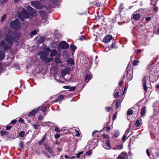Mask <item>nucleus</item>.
Returning <instances> with one entry per match:
<instances>
[{"label": "nucleus", "instance_id": "26", "mask_svg": "<svg viewBox=\"0 0 159 159\" xmlns=\"http://www.w3.org/2000/svg\"><path fill=\"white\" fill-rule=\"evenodd\" d=\"M67 71L66 70H63L61 71V75L62 76H64L67 73Z\"/></svg>", "mask_w": 159, "mask_h": 159}, {"label": "nucleus", "instance_id": "18", "mask_svg": "<svg viewBox=\"0 0 159 159\" xmlns=\"http://www.w3.org/2000/svg\"><path fill=\"white\" fill-rule=\"evenodd\" d=\"M57 53V51L56 49H53L51 51L50 54V56L51 57H53L56 55Z\"/></svg>", "mask_w": 159, "mask_h": 159}, {"label": "nucleus", "instance_id": "37", "mask_svg": "<svg viewBox=\"0 0 159 159\" xmlns=\"http://www.w3.org/2000/svg\"><path fill=\"white\" fill-rule=\"evenodd\" d=\"M60 137V135L58 134H56L54 135V137L56 139L59 138Z\"/></svg>", "mask_w": 159, "mask_h": 159}, {"label": "nucleus", "instance_id": "12", "mask_svg": "<svg viewBox=\"0 0 159 159\" xmlns=\"http://www.w3.org/2000/svg\"><path fill=\"white\" fill-rule=\"evenodd\" d=\"M127 157V154L126 153H122L119 156L118 159H126Z\"/></svg>", "mask_w": 159, "mask_h": 159}, {"label": "nucleus", "instance_id": "42", "mask_svg": "<svg viewBox=\"0 0 159 159\" xmlns=\"http://www.w3.org/2000/svg\"><path fill=\"white\" fill-rule=\"evenodd\" d=\"M111 108L110 107H106V110L107 111H109L111 109Z\"/></svg>", "mask_w": 159, "mask_h": 159}, {"label": "nucleus", "instance_id": "14", "mask_svg": "<svg viewBox=\"0 0 159 159\" xmlns=\"http://www.w3.org/2000/svg\"><path fill=\"white\" fill-rule=\"evenodd\" d=\"M142 124L141 119H140L139 120H137L135 124V127H138L141 126Z\"/></svg>", "mask_w": 159, "mask_h": 159}, {"label": "nucleus", "instance_id": "21", "mask_svg": "<svg viewBox=\"0 0 159 159\" xmlns=\"http://www.w3.org/2000/svg\"><path fill=\"white\" fill-rule=\"evenodd\" d=\"M45 38L44 37H40L38 40V43H41L44 41Z\"/></svg>", "mask_w": 159, "mask_h": 159}, {"label": "nucleus", "instance_id": "32", "mask_svg": "<svg viewBox=\"0 0 159 159\" xmlns=\"http://www.w3.org/2000/svg\"><path fill=\"white\" fill-rule=\"evenodd\" d=\"M37 34V32L36 30H34L31 32V35L32 36L34 35H36Z\"/></svg>", "mask_w": 159, "mask_h": 159}, {"label": "nucleus", "instance_id": "11", "mask_svg": "<svg viewBox=\"0 0 159 159\" xmlns=\"http://www.w3.org/2000/svg\"><path fill=\"white\" fill-rule=\"evenodd\" d=\"M39 12L42 18L45 21H46V13L44 11H39Z\"/></svg>", "mask_w": 159, "mask_h": 159}, {"label": "nucleus", "instance_id": "51", "mask_svg": "<svg viewBox=\"0 0 159 159\" xmlns=\"http://www.w3.org/2000/svg\"><path fill=\"white\" fill-rule=\"evenodd\" d=\"M55 131H56L57 132H59V128L57 127H55Z\"/></svg>", "mask_w": 159, "mask_h": 159}, {"label": "nucleus", "instance_id": "10", "mask_svg": "<svg viewBox=\"0 0 159 159\" xmlns=\"http://www.w3.org/2000/svg\"><path fill=\"white\" fill-rule=\"evenodd\" d=\"M39 110V108H36L31 111L28 115L29 117L35 115L36 113Z\"/></svg>", "mask_w": 159, "mask_h": 159}, {"label": "nucleus", "instance_id": "20", "mask_svg": "<svg viewBox=\"0 0 159 159\" xmlns=\"http://www.w3.org/2000/svg\"><path fill=\"white\" fill-rule=\"evenodd\" d=\"M122 102V100H118L117 101L116 106V108H117L120 107V103Z\"/></svg>", "mask_w": 159, "mask_h": 159}, {"label": "nucleus", "instance_id": "9", "mask_svg": "<svg viewBox=\"0 0 159 159\" xmlns=\"http://www.w3.org/2000/svg\"><path fill=\"white\" fill-rule=\"evenodd\" d=\"M44 145L45 147V150H47L48 152L50 154H53L54 153V152L52 150V149L51 148L50 146L48 145L47 144H44Z\"/></svg>", "mask_w": 159, "mask_h": 159}, {"label": "nucleus", "instance_id": "35", "mask_svg": "<svg viewBox=\"0 0 159 159\" xmlns=\"http://www.w3.org/2000/svg\"><path fill=\"white\" fill-rule=\"evenodd\" d=\"M6 16L5 14H4L1 17V21H3L6 18Z\"/></svg>", "mask_w": 159, "mask_h": 159}, {"label": "nucleus", "instance_id": "3", "mask_svg": "<svg viewBox=\"0 0 159 159\" xmlns=\"http://www.w3.org/2000/svg\"><path fill=\"white\" fill-rule=\"evenodd\" d=\"M31 3V5L37 9H41L43 8L42 5L38 1H32Z\"/></svg>", "mask_w": 159, "mask_h": 159}, {"label": "nucleus", "instance_id": "52", "mask_svg": "<svg viewBox=\"0 0 159 159\" xmlns=\"http://www.w3.org/2000/svg\"><path fill=\"white\" fill-rule=\"evenodd\" d=\"M119 84L120 86H121L123 84V81L122 80L120 81L119 82Z\"/></svg>", "mask_w": 159, "mask_h": 159}, {"label": "nucleus", "instance_id": "31", "mask_svg": "<svg viewBox=\"0 0 159 159\" xmlns=\"http://www.w3.org/2000/svg\"><path fill=\"white\" fill-rule=\"evenodd\" d=\"M70 47L71 49L73 51H75L76 48L75 46L72 44H71L70 45Z\"/></svg>", "mask_w": 159, "mask_h": 159}, {"label": "nucleus", "instance_id": "33", "mask_svg": "<svg viewBox=\"0 0 159 159\" xmlns=\"http://www.w3.org/2000/svg\"><path fill=\"white\" fill-rule=\"evenodd\" d=\"M33 126L34 128L36 129H37L38 128V127L39 126V125L37 124H33Z\"/></svg>", "mask_w": 159, "mask_h": 159}, {"label": "nucleus", "instance_id": "62", "mask_svg": "<svg viewBox=\"0 0 159 159\" xmlns=\"http://www.w3.org/2000/svg\"><path fill=\"white\" fill-rule=\"evenodd\" d=\"M65 157L66 158H70V157H68V156L67 155H66L65 156Z\"/></svg>", "mask_w": 159, "mask_h": 159}, {"label": "nucleus", "instance_id": "6", "mask_svg": "<svg viewBox=\"0 0 159 159\" xmlns=\"http://www.w3.org/2000/svg\"><path fill=\"white\" fill-rule=\"evenodd\" d=\"M59 46L61 48L64 49H67L69 47L68 44L64 41L61 42L59 44Z\"/></svg>", "mask_w": 159, "mask_h": 159}, {"label": "nucleus", "instance_id": "1", "mask_svg": "<svg viewBox=\"0 0 159 159\" xmlns=\"http://www.w3.org/2000/svg\"><path fill=\"white\" fill-rule=\"evenodd\" d=\"M15 34L12 32L10 31L6 36V39L0 43V49L5 50L11 48L13 41L15 39Z\"/></svg>", "mask_w": 159, "mask_h": 159}, {"label": "nucleus", "instance_id": "63", "mask_svg": "<svg viewBox=\"0 0 159 159\" xmlns=\"http://www.w3.org/2000/svg\"><path fill=\"white\" fill-rule=\"evenodd\" d=\"M35 152L38 155L40 154V152H39V151L38 150H36Z\"/></svg>", "mask_w": 159, "mask_h": 159}, {"label": "nucleus", "instance_id": "16", "mask_svg": "<svg viewBox=\"0 0 159 159\" xmlns=\"http://www.w3.org/2000/svg\"><path fill=\"white\" fill-rule=\"evenodd\" d=\"M4 52L3 51H0V60H2L5 57Z\"/></svg>", "mask_w": 159, "mask_h": 159}, {"label": "nucleus", "instance_id": "64", "mask_svg": "<svg viewBox=\"0 0 159 159\" xmlns=\"http://www.w3.org/2000/svg\"><path fill=\"white\" fill-rule=\"evenodd\" d=\"M116 118V116L115 115H114L113 117V119L115 120Z\"/></svg>", "mask_w": 159, "mask_h": 159}, {"label": "nucleus", "instance_id": "56", "mask_svg": "<svg viewBox=\"0 0 159 159\" xmlns=\"http://www.w3.org/2000/svg\"><path fill=\"white\" fill-rule=\"evenodd\" d=\"M151 19V17H147L146 18L145 20L147 21H149Z\"/></svg>", "mask_w": 159, "mask_h": 159}, {"label": "nucleus", "instance_id": "44", "mask_svg": "<svg viewBox=\"0 0 159 159\" xmlns=\"http://www.w3.org/2000/svg\"><path fill=\"white\" fill-rule=\"evenodd\" d=\"M146 153L148 156H150V155L149 150V149H147L146 150Z\"/></svg>", "mask_w": 159, "mask_h": 159}, {"label": "nucleus", "instance_id": "59", "mask_svg": "<svg viewBox=\"0 0 159 159\" xmlns=\"http://www.w3.org/2000/svg\"><path fill=\"white\" fill-rule=\"evenodd\" d=\"M19 121L22 123H23L24 122V120L21 118L19 119Z\"/></svg>", "mask_w": 159, "mask_h": 159}, {"label": "nucleus", "instance_id": "54", "mask_svg": "<svg viewBox=\"0 0 159 159\" xmlns=\"http://www.w3.org/2000/svg\"><path fill=\"white\" fill-rule=\"evenodd\" d=\"M63 88L66 89H69L70 88V86H64Z\"/></svg>", "mask_w": 159, "mask_h": 159}, {"label": "nucleus", "instance_id": "60", "mask_svg": "<svg viewBox=\"0 0 159 159\" xmlns=\"http://www.w3.org/2000/svg\"><path fill=\"white\" fill-rule=\"evenodd\" d=\"M11 128V127L10 126H7L6 127V129L7 130L10 129Z\"/></svg>", "mask_w": 159, "mask_h": 159}, {"label": "nucleus", "instance_id": "41", "mask_svg": "<svg viewBox=\"0 0 159 159\" xmlns=\"http://www.w3.org/2000/svg\"><path fill=\"white\" fill-rule=\"evenodd\" d=\"M83 152L82 151V152H79V153H78V154H77V156H76V157L77 158H78L80 157V156L83 154Z\"/></svg>", "mask_w": 159, "mask_h": 159}, {"label": "nucleus", "instance_id": "38", "mask_svg": "<svg viewBox=\"0 0 159 159\" xmlns=\"http://www.w3.org/2000/svg\"><path fill=\"white\" fill-rule=\"evenodd\" d=\"M63 98V97L62 95H60L58 97V99L59 100H61Z\"/></svg>", "mask_w": 159, "mask_h": 159}, {"label": "nucleus", "instance_id": "13", "mask_svg": "<svg viewBox=\"0 0 159 159\" xmlns=\"http://www.w3.org/2000/svg\"><path fill=\"white\" fill-rule=\"evenodd\" d=\"M102 146L106 149H109L110 148V144L109 141H107L106 143H103Z\"/></svg>", "mask_w": 159, "mask_h": 159}, {"label": "nucleus", "instance_id": "36", "mask_svg": "<svg viewBox=\"0 0 159 159\" xmlns=\"http://www.w3.org/2000/svg\"><path fill=\"white\" fill-rule=\"evenodd\" d=\"M75 89V87H70V88L69 89V90L70 91H74Z\"/></svg>", "mask_w": 159, "mask_h": 159}, {"label": "nucleus", "instance_id": "50", "mask_svg": "<svg viewBox=\"0 0 159 159\" xmlns=\"http://www.w3.org/2000/svg\"><path fill=\"white\" fill-rule=\"evenodd\" d=\"M85 39V37L84 36V35H82V36L81 37H80V38H79V39L80 40H83V39Z\"/></svg>", "mask_w": 159, "mask_h": 159}, {"label": "nucleus", "instance_id": "55", "mask_svg": "<svg viewBox=\"0 0 159 159\" xmlns=\"http://www.w3.org/2000/svg\"><path fill=\"white\" fill-rule=\"evenodd\" d=\"M16 122V120H14L11 121V123L12 124H14Z\"/></svg>", "mask_w": 159, "mask_h": 159}, {"label": "nucleus", "instance_id": "29", "mask_svg": "<svg viewBox=\"0 0 159 159\" xmlns=\"http://www.w3.org/2000/svg\"><path fill=\"white\" fill-rule=\"evenodd\" d=\"M133 113V111L131 109V108H130L128 110L127 114L129 115H130L132 114Z\"/></svg>", "mask_w": 159, "mask_h": 159}, {"label": "nucleus", "instance_id": "25", "mask_svg": "<svg viewBox=\"0 0 159 159\" xmlns=\"http://www.w3.org/2000/svg\"><path fill=\"white\" fill-rule=\"evenodd\" d=\"M38 108H39V110L41 111H45L46 110V108L45 107H44L43 105H42L40 106V107H38Z\"/></svg>", "mask_w": 159, "mask_h": 159}, {"label": "nucleus", "instance_id": "49", "mask_svg": "<svg viewBox=\"0 0 159 159\" xmlns=\"http://www.w3.org/2000/svg\"><path fill=\"white\" fill-rule=\"evenodd\" d=\"M1 135H2L6 134V132L5 131H1Z\"/></svg>", "mask_w": 159, "mask_h": 159}, {"label": "nucleus", "instance_id": "17", "mask_svg": "<svg viewBox=\"0 0 159 159\" xmlns=\"http://www.w3.org/2000/svg\"><path fill=\"white\" fill-rule=\"evenodd\" d=\"M139 14H135L133 15V18L135 20H138L140 17Z\"/></svg>", "mask_w": 159, "mask_h": 159}, {"label": "nucleus", "instance_id": "57", "mask_svg": "<svg viewBox=\"0 0 159 159\" xmlns=\"http://www.w3.org/2000/svg\"><path fill=\"white\" fill-rule=\"evenodd\" d=\"M76 134H75V136H80V133L78 131L76 130L75 131Z\"/></svg>", "mask_w": 159, "mask_h": 159}, {"label": "nucleus", "instance_id": "5", "mask_svg": "<svg viewBox=\"0 0 159 159\" xmlns=\"http://www.w3.org/2000/svg\"><path fill=\"white\" fill-rule=\"evenodd\" d=\"M48 54V53L47 52L43 51L40 52L39 54L40 58L43 60V61L45 60Z\"/></svg>", "mask_w": 159, "mask_h": 159}, {"label": "nucleus", "instance_id": "39", "mask_svg": "<svg viewBox=\"0 0 159 159\" xmlns=\"http://www.w3.org/2000/svg\"><path fill=\"white\" fill-rule=\"evenodd\" d=\"M127 135H126L125 134H124L122 138V140L123 141H124L125 140L126 138Z\"/></svg>", "mask_w": 159, "mask_h": 159}, {"label": "nucleus", "instance_id": "19", "mask_svg": "<svg viewBox=\"0 0 159 159\" xmlns=\"http://www.w3.org/2000/svg\"><path fill=\"white\" fill-rule=\"evenodd\" d=\"M146 112V109L145 107H143L141 109V115L142 116H144L145 113Z\"/></svg>", "mask_w": 159, "mask_h": 159}, {"label": "nucleus", "instance_id": "2", "mask_svg": "<svg viewBox=\"0 0 159 159\" xmlns=\"http://www.w3.org/2000/svg\"><path fill=\"white\" fill-rule=\"evenodd\" d=\"M10 26L13 29L18 30L20 29V24L18 19L12 22L10 24Z\"/></svg>", "mask_w": 159, "mask_h": 159}, {"label": "nucleus", "instance_id": "4", "mask_svg": "<svg viewBox=\"0 0 159 159\" xmlns=\"http://www.w3.org/2000/svg\"><path fill=\"white\" fill-rule=\"evenodd\" d=\"M29 16V15L28 14V12L26 10H23L22 11V13L21 15H19V18L21 20L24 21V19L22 18L23 17L25 18H27Z\"/></svg>", "mask_w": 159, "mask_h": 159}, {"label": "nucleus", "instance_id": "43", "mask_svg": "<svg viewBox=\"0 0 159 159\" xmlns=\"http://www.w3.org/2000/svg\"><path fill=\"white\" fill-rule=\"evenodd\" d=\"M119 92H116L114 95L115 98H117L118 96H119Z\"/></svg>", "mask_w": 159, "mask_h": 159}, {"label": "nucleus", "instance_id": "45", "mask_svg": "<svg viewBox=\"0 0 159 159\" xmlns=\"http://www.w3.org/2000/svg\"><path fill=\"white\" fill-rule=\"evenodd\" d=\"M154 8L153 9V11H157L158 10V8L157 7H156L155 5H154Z\"/></svg>", "mask_w": 159, "mask_h": 159}, {"label": "nucleus", "instance_id": "61", "mask_svg": "<svg viewBox=\"0 0 159 159\" xmlns=\"http://www.w3.org/2000/svg\"><path fill=\"white\" fill-rule=\"evenodd\" d=\"M141 50L140 49H138L137 51V52L138 53H140L141 52Z\"/></svg>", "mask_w": 159, "mask_h": 159}, {"label": "nucleus", "instance_id": "46", "mask_svg": "<svg viewBox=\"0 0 159 159\" xmlns=\"http://www.w3.org/2000/svg\"><path fill=\"white\" fill-rule=\"evenodd\" d=\"M43 153L48 158H49L50 156L45 152H43Z\"/></svg>", "mask_w": 159, "mask_h": 159}, {"label": "nucleus", "instance_id": "47", "mask_svg": "<svg viewBox=\"0 0 159 159\" xmlns=\"http://www.w3.org/2000/svg\"><path fill=\"white\" fill-rule=\"evenodd\" d=\"M123 146L122 145H119L117 146V148L119 149H120L122 148Z\"/></svg>", "mask_w": 159, "mask_h": 159}, {"label": "nucleus", "instance_id": "27", "mask_svg": "<svg viewBox=\"0 0 159 159\" xmlns=\"http://www.w3.org/2000/svg\"><path fill=\"white\" fill-rule=\"evenodd\" d=\"M45 139V136H44L42 138V139L41 140H40L39 141L38 143H39V145H42L43 143L44 140Z\"/></svg>", "mask_w": 159, "mask_h": 159}, {"label": "nucleus", "instance_id": "7", "mask_svg": "<svg viewBox=\"0 0 159 159\" xmlns=\"http://www.w3.org/2000/svg\"><path fill=\"white\" fill-rule=\"evenodd\" d=\"M112 37L110 35H108L105 37L103 39V42L105 43L109 42L112 39Z\"/></svg>", "mask_w": 159, "mask_h": 159}, {"label": "nucleus", "instance_id": "40", "mask_svg": "<svg viewBox=\"0 0 159 159\" xmlns=\"http://www.w3.org/2000/svg\"><path fill=\"white\" fill-rule=\"evenodd\" d=\"M19 146L21 148H23V143L21 141L19 143Z\"/></svg>", "mask_w": 159, "mask_h": 159}, {"label": "nucleus", "instance_id": "24", "mask_svg": "<svg viewBox=\"0 0 159 159\" xmlns=\"http://www.w3.org/2000/svg\"><path fill=\"white\" fill-rule=\"evenodd\" d=\"M53 60V58H48L47 57L44 61L47 63H48L51 61H52Z\"/></svg>", "mask_w": 159, "mask_h": 159}, {"label": "nucleus", "instance_id": "22", "mask_svg": "<svg viewBox=\"0 0 159 159\" xmlns=\"http://www.w3.org/2000/svg\"><path fill=\"white\" fill-rule=\"evenodd\" d=\"M92 78V76L90 75H87L85 78V81L87 83Z\"/></svg>", "mask_w": 159, "mask_h": 159}, {"label": "nucleus", "instance_id": "28", "mask_svg": "<svg viewBox=\"0 0 159 159\" xmlns=\"http://www.w3.org/2000/svg\"><path fill=\"white\" fill-rule=\"evenodd\" d=\"M25 135V132L23 131L20 132L19 133V136L20 137H23Z\"/></svg>", "mask_w": 159, "mask_h": 159}, {"label": "nucleus", "instance_id": "48", "mask_svg": "<svg viewBox=\"0 0 159 159\" xmlns=\"http://www.w3.org/2000/svg\"><path fill=\"white\" fill-rule=\"evenodd\" d=\"M91 153L92 152L91 151H88L86 152V154L87 155H89L91 154Z\"/></svg>", "mask_w": 159, "mask_h": 159}, {"label": "nucleus", "instance_id": "53", "mask_svg": "<svg viewBox=\"0 0 159 159\" xmlns=\"http://www.w3.org/2000/svg\"><path fill=\"white\" fill-rule=\"evenodd\" d=\"M38 119L39 120H43V118L41 116H39L38 117Z\"/></svg>", "mask_w": 159, "mask_h": 159}, {"label": "nucleus", "instance_id": "15", "mask_svg": "<svg viewBox=\"0 0 159 159\" xmlns=\"http://www.w3.org/2000/svg\"><path fill=\"white\" fill-rule=\"evenodd\" d=\"M27 9L33 13H35L36 12V10L30 6H28L27 7Z\"/></svg>", "mask_w": 159, "mask_h": 159}, {"label": "nucleus", "instance_id": "8", "mask_svg": "<svg viewBox=\"0 0 159 159\" xmlns=\"http://www.w3.org/2000/svg\"><path fill=\"white\" fill-rule=\"evenodd\" d=\"M148 80V77L146 76H144L143 79V86L144 90L146 92L148 89L146 86V81Z\"/></svg>", "mask_w": 159, "mask_h": 159}, {"label": "nucleus", "instance_id": "34", "mask_svg": "<svg viewBox=\"0 0 159 159\" xmlns=\"http://www.w3.org/2000/svg\"><path fill=\"white\" fill-rule=\"evenodd\" d=\"M139 62V61L138 60H134L133 63V65L136 66Z\"/></svg>", "mask_w": 159, "mask_h": 159}, {"label": "nucleus", "instance_id": "58", "mask_svg": "<svg viewBox=\"0 0 159 159\" xmlns=\"http://www.w3.org/2000/svg\"><path fill=\"white\" fill-rule=\"evenodd\" d=\"M57 150L58 152H60L62 151V148H58L57 149Z\"/></svg>", "mask_w": 159, "mask_h": 159}, {"label": "nucleus", "instance_id": "30", "mask_svg": "<svg viewBox=\"0 0 159 159\" xmlns=\"http://www.w3.org/2000/svg\"><path fill=\"white\" fill-rule=\"evenodd\" d=\"M130 129V125L129 128L126 130L125 134L126 135H127Z\"/></svg>", "mask_w": 159, "mask_h": 159}, {"label": "nucleus", "instance_id": "23", "mask_svg": "<svg viewBox=\"0 0 159 159\" xmlns=\"http://www.w3.org/2000/svg\"><path fill=\"white\" fill-rule=\"evenodd\" d=\"M55 61L57 63H60L61 62V61L58 56L55 57Z\"/></svg>", "mask_w": 159, "mask_h": 159}]
</instances>
